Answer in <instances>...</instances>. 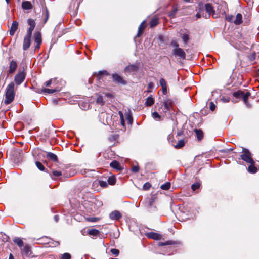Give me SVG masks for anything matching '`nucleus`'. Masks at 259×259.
Listing matches in <instances>:
<instances>
[{
	"instance_id": "nucleus-24",
	"label": "nucleus",
	"mask_w": 259,
	"mask_h": 259,
	"mask_svg": "<svg viewBox=\"0 0 259 259\" xmlns=\"http://www.w3.org/2000/svg\"><path fill=\"white\" fill-rule=\"evenodd\" d=\"M13 241L20 247L23 246L24 243L22 240L18 237H15L13 239Z\"/></svg>"
},
{
	"instance_id": "nucleus-8",
	"label": "nucleus",
	"mask_w": 259,
	"mask_h": 259,
	"mask_svg": "<svg viewBox=\"0 0 259 259\" xmlns=\"http://www.w3.org/2000/svg\"><path fill=\"white\" fill-rule=\"evenodd\" d=\"M32 34L27 33L23 40V49L24 50H27L31 44V37Z\"/></svg>"
},
{
	"instance_id": "nucleus-21",
	"label": "nucleus",
	"mask_w": 259,
	"mask_h": 259,
	"mask_svg": "<svg viewBox=\"0 0 259 259\" xmlns=\"http://www.w3.org/2000/svg\"><path fill=\"white\" fill-rule=\"evenodd\" d=\"M22 7L23 9L30 10L32 8L31 3L29 1H25L22 3Z\"/></svg>"
},
{
	"instance_id": "nucleus-59",
	"label": "nucleus",
	"mask_w": 259,
	"mask_h": 259,
	"mask_svg": "<svg viewBox=\"0 0 259 259\" xmlns=\"http://www.w3.org/2000/svg\"><path fill=\"white\" fill-rule=\"evenodd\" d=\"M215 105L213 102H211L210 103V109L211 110L213 111L215 109Z\"/></svg>"
},
{
	"instance_id": "nucleus-50",
	"label": "nucleus",
	"mask_w": 259,
	"mask_h": 259,
	"mask_svg": "<svg viewBox=\"0 0 259 259\" xmlns=\"http://www.w3.org/2000/svg\"><path fill=\"white\" fill-rule=\"evenodd\" d=\"M159 83L162 88L167 87L166 81L164 78H161L159 80Z\"/></svg>"
},
{
	"instance_id": "nucleus-26",
	"label": "nucleus",
	"mask_w": 259,
	"mask_h": 259,
	"mask_svg": "<svg viewBox=\"0 0 259 259\" xmlns=\"http://www.w3.org/2000/svg\"><path fill=\"white\" fill-rule=\"evenodd\" d=\"M125 118L128 121V123L131 124L133 122V117L130 111L126 112L125 114Z\"/></svg>"
},
{
	"instance_id": "nucleus-13",
	"label": "nucleus",
	"mask_w": 259,
	"mask_h": 259,
	"mask_svg": "<svg viewBox=\"0 0 259 259\" xmlns=\"http://www.w3.org/2000/svg\"><path fill=\"white\" fill-rule=\"evenodd\" d=\"M121 217L122 214L119 211L117 210H115L110 214V218L112 220H117Z\"/></svg>"
},
{
	"instance_id": "nucleus-6",
	"label": "nucleus",
	"mask_w": 259,
	"mask_h": 259,
	"mask_svg": "<svg viewBox=\"0 0 259 259\" xmlns=\"http://www.w3.org/2000/svg\"><path fill=\"white\" fill-rule=\"evenodd\" d=\"M99 118L100 121L104 125L110 124V116L106 112H101L99 114Z\"/></svg>"
},
{
	"instance_id": "nucleus-23",
	"label": "nucleus",
	"mask_w": 259,
	"mask_h": 259,
	"mask_svg": "<svg viewBox=\"0 0 259 259\" xmlns=\"http://www.w3.org/2000/svg\"><path fill=\"white\" fill-rule=\"evenodd\" d=\"M154 103V99L152 97L150 96V97H148L146 99V101L145 102V104L147 106H151Z\"/></svg>"
},
{
	"instance_id": "nucleus-25",
	"label": "nucleus",
	"mask_w": 259,
	"mask_h": 259,
	"mask_svg": "<svg viewBox=\"0 0 259 259\" xmlns=\"http://www.w3.org/2000/svg\"><path fill=\"white\" fill-rule=\"evenodd\" d=\"M47 157L49 159L53 161H57L58 159L57 156L55 154L51 152L47 153Z\"/></svg>"
},
{
	"instance_id": "nucleus-63",
	"label": "nucleus",
	"mask_w": 259,
	"mask_h": 259,
	"mask_svg": "<svg viewBox=\"0 0 259 259\" xmlns=\"http://www.w3.org/2000/svg\"><path fill=\"white\" fill-rule=\"evenodd\" d=\"M171 244V241H166L163 243H162L161 244V245H169V244Z\"/></svg>"
},
{
	"instance_id": "nucleus-11",
	"label": "nucleus",
	"mask_w": 259,
	"mask_h": 259,
	"mask_svg": "<svg viewBox=\"0 0 259 259\" xmlns=\"http://www.w3.org/2000/svg\"><path fill=\"white\" fill-rule=\"evenodd\" d=\"M27 23L29 25V27L27 30V33L32 34V31L35 27V22L32 19H28Z\"/></svg>"
},
{
	"instance_id": "nucleus-48",
	"label": "nucleus",
	"mask_w": 259,
	"mask_h": 259,
	"mask_svg": "<svg viewBox=\"0 0 259 259\" xmlns=\"http://www.w3.org/2000/svg\"><path fill=\"white\" fill-rule=\"evenodd\" d=\"M71 255L68 253H65L61 256V259H70Z\"/></svg>"
},
{
	"instance_id": "nucleus-60",
	"label": "nucleus",
	"mask_w": 259,
	"mask_h": 259,
	"mask_svg": "<svg viewBox=\"0 0 259 259\" xmlns=\"http://www.w3.org/2000/svg\"><path fill=\"white\" fill-rule=\"evenodd\" d=\"M154 83L152 82H149L148 84V89H151L154 88Z\"/></svg>"
},
{
	"instance_id": "nucleus-19",
	"label": "nucleus",
	"mask_w": 259,
	"mask_h": 259,
	"mask_svg": "<svg viewBox=\"0 0 259 259\" xmlns=\"http://www.w3.org/2000/svg\"><path fill=\"white\" fill-rule=\"evenodd\" d=\"M138 66L136 65H130L125 68V71L127 72H133L137 71Z\"/></svg>"
},
{
	"instance_id": "nucleus-35",
	"label": "nucleus",
	"mask_w": 259,
	"mask_h": 259,
	"mask_svg": "<svg viewBox=\"0 0 259 259\" xmlns=\"http://www.w3.org/2000/svg\"><path fill=\"white\" fill-rule=\"evenodd\" d=\"M170 186H171V184L169 182H166L165 184H162L160 186V188L162 190H167L169 189V188H170Z\"/></svg>"
},
{
	"instance_id": "nucleus-49",
	"label": "nucleus",
	"mask_w": 259,
	"mask_h": 259,
	"mask_svg": "<svg viewBox=\"0 0 259 259\" xmlns=\"http://www.w3.org/2000/svg\"><path fill=\"white\" fill-rule=\"evenodd\" d=\"M111 252L114 256H117L119 253V251L117 249L113 248L111 249Z\"/></svg>"
},
{
	"instance_id": "nucleus-58",
	"label": "nucleus",
	"mask_w": 259,
	"mask_h": 259,
	"mask_svg": "<svg viewBox=\"0 0 259 259\" xmlns=\"http://www.w3.org/2000/svg\"><path fill=\"white\" fill-rule=\"evenodd\" d=\"M171 45L172 46H173L175 48H179V44H178V42L176 41H172L171 42Z\"/></svg>"
},
{
	"instance_id": "nucleus-56",
	"label": "nucleus",
	"mask_w": 259,
	"mask_h": 259,
	"mask_svg": "<svg viewBox=\"0 0 259 259\" xmlns=\"http://www.w3.org/2000/svg\"><path fill=\"white\" fill-rule=\"evenodd\" d=\"M139 170V167L138 166H137V165L133 166L132 168V170L134 172H138Z\"/></svg>"
},
{
	"instance_id": "nucleus-34",
	"label": "nucleus",
	"mask_w": 259,
	"mask_h": 259,
	"mask_svg": "<svg viewBox=\"0 0 259 259\" xmlns=\"http://www.w3.org/2000/svg\"><path fill=\"white\" fill-rule=\"evenodd\" d=\"M152 117L156 120H157V121L161 120V116L157 112H154L153 113H152Z\"/></svg>"
},
{
	"instance_id": "nucleus-15",
	"label": "nucleus",
	"mask_w": 259,
	"mask_h": 259,
	"mask_svg": "<svg viewBox=\"0 0 259 259\" xmlns=\"http://www.w3.org/2000/svg\"><path fill=\"white\" fill-rule=\"evenodd\" d=\"M113 80L118 83L125 84V81L123 80L122 78L117 74H113L112 75Z\"/></svg>"
},
{
	"instance_id": "nucleus-36",
	"label": "nucleus",
	"mask_w": 259,
	"mask_h": 259,
	"mask_svg": "<svg viewBox=\"0 0 259 259\" xmlns=\"http://www.w3.org/2000/svg\"><path fill=\"white\" fill-rule=\"evenodd\" d=\"M99 231L96 229H92L89 231V234L90 235L96 236L99 234Z\"/></svg>"
},
{
	"instance_id": "nucleus-27",
	"label": "nucleus",
	"mask_w": 259,
	"mask_h": 259,
	"mask_svg": "<svg viewBox=\"0 0 259 259\" xmlns=\"http://www.w3.org/2000/svg\"><path fill=\"white\" fill-rule=\"evenodd\" d=\"M248 170L250 173H255L257 171V168L254 166V164H250L248 168Z\"/></svg>"
},
{
	"instance_id": "nucleus-57",
	"label": "nucleus",
	"mask_w": 259,
	"mask_h": 259,
	"mask_svg": "<svg viewBox=\"0 0 259 259\" xmlns=\"http://www.w3.org/2000/svg\"><path fill=\"white\" fill-rule=\"evenodd\" d=\"M55 79H51L49 81H46L45 84L47 87H50L51 84L53 83V82L55 81Z\"/></svg>"
},
{
	"instance_id": "nucleus-33",
	"label": "nucleus",
	"mask_w": 259,
	"mask_h": 259,
	"mask_svg": "<svg viewBox=\"0 0 259 259\" xmlns=\"http://www.w3.org/2000/svg\"><path fill=\"white\" fill-rule=\"evenodd\" d=\"M158 24V19L157 18H153L150 21V24L151 27H154Z\"/></svg>"
},
{
	"instance_id": "nucleus-28",
	"label": "nucleus",
	"mask_w": 259,
	"mask_h": 259,
	"mask_svg": "<svg viewBox=\"0 0 259 259\" xmlns=\"http://www.w3.org/2000/svg\"><path fill=\"white\" fill-rule=\"evenodd\" d=\"M44 91V92L45 93H47V94H53V93H54L57 91H59V89H57V88H55V89H47V88H45L43 90Z\"/></svg>"
},
{
	"instance_id": "nucleus-29",
	"label": "nucleus",
	"mask_w": 259,
	"mask_h": 259,
	"mask_svg": "<svg viewBox=\"0 0 259 259\" xmlns=\"http://www.w3.org/2000/svg\"><path fill=\"white\" fill-rule=\"evenodd\" d=\"M181 37L185 44H187L190 40V36L188 33L182 34Z\"/></svg>"
},
{
	"instance_id": "nucleus-16",
	"label": "nucleus",
	"mask_w": 259,
	"mask_h": 259,
	"mask_svg": "<svg viewBox=\"0 0 259 259\" xmlns=\"http://www.w3.org/2000/svg\"><path fill=\"white\" fill-rule=\"evenodd\" d=\"M242 15L240 13L237 14L235 19H234L233 23L236 25H239L242 24Z\"/></svg>"
},
{
	"instance_id": "nucleus-31",
	"label": "nucleus",
	"mask_w": 259,
	"mask_h": 259,
	"mask_svg": "<svg viewBox=\"0 0 259 259\" xmlns=\"http://www.w3.org/2000/svg\"><path fill=\"white\" fill-rule=\"evenodd\" d=\"M195 132L197 135L198 140L200 141L202 140L203 137L202 131L201 130H195Z\"/></svg>"
},
{
	"instance_id": "nucleus-41",
	"label": "nucleus",
	"mask_w": 259,
	"mask_h": 259,
	"mask_svg": "<svg viewBox=\"0 0 259 259\" xmlns=\"http://www.w3.org/2000/svg\"><path fill=\"white\" fill-rule=\"evenodd\" d=\"M118 135L117 134H113L109 137L108 139L109 141L113 142L115 141L118 138Z\"/></svg>"
},
{
	"instance_id": "nucleus-54",
	"label": "nucleus",
	"mask_w": 259,
	"mask_h": 259,
	"mask_svg": "<svg viewBox=\"0 0 259 259\" xmlns=\"http://www.w3.org/2000/svg\"><path fill=\"white\" fill-rule=\"evenodd\" d=\"M221 100L224 103H227V102H229L230 98L228 97H224V96H223V97H222Z\"/></svg>"
},
{
	"instance_id": "nucleus-55",
	"label": "nucleus",
	"mask_w": 259,
	"mask_h": 259,
	"mask_svg": "<svg viewBox=\"0 0 259 259\" xmlns=\"http://www.w3.org/2000/svg\"><path fill=\"white\" fill-rule=\"evenodd\" d=\"M106 71H99L97 76V77L98 78V79L99 80H100L101 78V76L103 74H106Z\"/></svg>"
},
{
	"instance_id": "nucleus-4",
	"label": "nucleus",
	"mask_w": 259,
	"mask_h": 259,
	"mask_svg": "<svg viewBox=\"0 0 259 259\" xmlns=\"http://www.w3.org/2000/svg\"><path fill=\"white\" fill-rule=\"evenodd\" d=\"M174 104V101L172 99L166 98L162 102V105L160 108L162 112L166 113L169 111Z\"/></svg>"
},
{
	"instance_id": "nucleus-17",
	"label": "nucleus",
	"mask_w": 259,
	"mask_h": 259,
	"mask_svg": "<svg viewBox=\"0 0 259 259\" xmlns=\"http://www.w3.org/2000/svg\"><path fill=\"white\" fill-rule=\"evenodd\" d=\"M110 165L111 167H112L117 170H120L122 169L120 163L116 160H114L112 162H111L110 164Z\"/></svg>"
},
{
	"instance_id": "nucleus-53",
	"label": "nucleus",
	"mask_w": 259,
	"mask_h": 259,
	"mask_svg": "<svg viewBox=\"0 0 259 259\" xmlns=\"http://www.w3.org/2000/svg\"><path fill=\"white\" fill-rule=\"evenodd\" d=\"M255 53H252L250 55L248 56L249 60L251 61L254 60L255 59Z\"/></svg>"
},
{
	"instance_id": "nucleus-14",
	"label": "nucleus",
	"mask_w": 259,
	"mask_h": 259,
	"mask_svg": "<svg viewBox=\"0 0 259 259\" xmlns=\"http://www.w3.org/2000/svg\"><path fill=\"white\" fill-rule=\"evenodd\" d=\"M18 22L15 21L13 22L11 27L10 28V35L11 36H13L16 31L17 29H18Z\"/></svg>"
},
{
	"instance_id": "nucleus-10",
	"label": "nucleus",
	"mask_w": 259,
	"mask_h": 259,
	"mask_svg": "<svg viewBox=\"0 0 259 259\" xmlns=\"http://www.w3.org/2000/svg\"><path fill=\"white\" fill-rule=\"evenodd\" d=\"M17 63L14 60H12L9 65L8 73L9 74H13L17 69Z\"/></svg>"
},
{
	"instance_id": "nucleus-32",
	"label": "nucleus",
	"mask_w": 259,
	"mask_h": 259,
	"mask_svg": "<svg viewBox=\"0 0 259 259\" xmlns=\"http://www.w3.org/2000/svg\"><path fill=\"white\" fill-rule=\"evenodd\" d=\"M95 184H99L102 188H106L108 186V183L106 181H104L102 180H99L97 182H94V185Z\"/></svg>"
},
{
	"instance_id": "nucleus-52",
	"label": "nucleus",
	"mask_w": 259,
	"mask_h": 259,
	"mask_svg": "<svg viewBox=\"0 0 259 259\" xmlns=\"http://www.w3.org/2000/svg\"><path fill=\"white\" fill-rule=\"evenodd\" d=\"M49 17V11H48V9L47 8H46V10H45V20H44V23H46L47 22V21L48 20Z\"/></svg>"
},
{
	"instance_id": "nucleus-45",
	"label": "nucleus",
	"mask_w": 259,
	"mask_h": 259,
	"mask_svg": "<svg viewBox=\"0 0 259 259\" xmlns=\"http://www.w3.org/2000/svg\"><path fill=\"white\" fill-rule=\"evenodd\" d=\"M119 115L120 116L121 124L123 126H124L125 123H124V115H123V113H122V112H121V111L119 112Z\"/></svg>"
},
{
	"instance_id": "nucleus-2",
	"label": "nucleus",
	"mask_w": 259,
	"mask_h": 259,
	"mask_svg": "<svg viewBox=\"0 0 259 259\" xmlns=\"http://www.w3.org/2000/svg\"><path fill=\"white\" fill-rule=\"evenodd\" d=\"M250 95V93L249 92L246 91V92H244L241 90H238L237 91L233 93V96L235 99H233L232 101L236 103L238 102V100L242 99L244 103L248 106L247 100Z\"/></svg>"
},
{
	"instance_id": "nucleus-42",
	"label": "nucleus",
	"mask_w": 259,
	"mask_h": 259,
	"mask_svg": "<svg viewBox=\"0 0 259 259\" xmlns=\"http://www.w3.org/2000/svg\"><path fill=\"white\" fill-rule=\"evenodd\" d=\"M35 164H36L37 167L41 171L45 170V168L44 167V166H43V165L42 164V163L41 162H40L39 161H36L35 162Z\"/></svg>"
},
{
	"instance_id": "nucleus-37",
	"label": "nucleus",
	"mask_w": 259,
	"mask_h": 259,
	"mask_svg": "<svg viewBox=\"0 0 259 259\" xmlns=\"http://www.w3.org/2000/svg\"><path fill=\"white\" fill-rule=\"evenodd\" d=\"M108 183L110 185H114L116 183V178L114 176H111L108 178Z\"/></svg>"
},
{
	"instance_id": "nucleus-38",
	"label": "nucleus",
	"mask_w": 259,
	"mask_h": 259,
	"mask_svg": "<svg viewBox=\"0 0 259 259\" xmlns=\"http://www.w3.org/2000/svg\"><path fill=\"white\" fill-rule=\"evenodd\" d=\"M185 145V142L183 140H181L180 141H178L177 144L176 145H175V148H181L182 147H183Z\"/></svg>"
},
{
	"instance_id": "nucleus-9",
	"label": "nucleus",
	"mask_w": 259,
	"mask_h": 259,
	"mask_svg": "<svg viewBox=\"0 0 259 259\" xmlns=\"http://www.w3.org/2000/svg\"><path fill=\"white\" fill-rule=\"evenodd\" d=\"M35 38V42L36 43V45L35 46L36 49H39L40 48V45L41 44V35L40 32H36L34 33V35Z\"/></svg>"
},
{
	"instance_id": "nucleus-18",
	"label": "nucleus",
	"mask_w": 259,
	"mask_h": 259,
	"mask_svg": "<svg viewBox=\"0 0 259 259\" xmlns=\"http://www.w3.org/2000/svg\"><path fill=\"white\" fill-rule=\"evenodd\" d=\"M30 247L28 245H26L22 249L21 252L23 256H29L31 253Z\"/></svg>"
},
{
	"instance_id": "nucleus-3",
	"label": "nucleus",
	"mask_w": 259,
	"mask_h": 259,
	"mask_svg": "<svg viewBox=\"0 0 259 259\" xmlns=\"http://www.w3.org/2000/svg\"><path fill=\"white\" fill-rule=\"evenodd\" d=\"M242 154L240 155L241 158L243 161L249 164H254L255 162L254 161L252 154L251 152L246 148H242Z\"/></svg>"
},
{
	"instance_id": "nucleus-5",
	"label": "nucleus",
	"mask_w": 259,
	"mask_h": 259,
	"mask_svg": "<svg viewBox=\"0 0 259 259\" xmlns=\"http://www.w3.org/2000/svg\"><path fill=\"white\" fill-rule=\"evenodd\" d=\"M26 76V73L24 71H20L17 73L14 78V81L17 85L22 83Z\"/></svg>"
},
{
	"instance_id": "nucleus-64",
	"label": "nucleus",
	"mask_w": 259,
	"mask_h": 259,
	"mask_svg": "<svg viewBox=\"0 0 259 259\" xmlns=\"http://www.w3.org/2000/svg\"><path fill=\"white\" fill-rule=\"evenodd\" d=\"M54 220L56 222H58L59 220V217L58 215H55L54 216Z\"/></svg>"
},
{
	"instance_id": "nucleus-1",
	"label": "nucleus",
	"mask_w": 259,
	"mask_h": 259,
	"mask_svg": "<svg viewBox=\"0 0 259 259\" xmlns=\"http://www.w3.org/2000/svg\"><path fill=\"white\" fill-rule=\"evenodd\" d=\"M14 82H10L7 86L5 92V99L4 103L9 104L11 103L14 99L15 93L14 92Z\"/></svg>"
},
{
	"instance_id": "nucleus-20",
	"label": "nucleus",
	"mask_w": 259,
	"mask_h": 259,
	"mask_svg": "<svg viewBox=\"0 0 259 259\" xmlns=\"http://www.w3.org/2000/svg\"><path fill=\"white\" fill-rule=\"evenodd\" d=\"M205 8L206 11L208 13V17H209L210 15L212 13H214V11H213V9L212 6V5L209 3H207V4H205Z\"/></svg>"
},
{
	"instance_id": "nucleus-51",
	"label": "nucleus",
	"mask_w": 259,
	"mask_h": 259,
	"mask_svg": "<svg viewBox=\"0 0 259 259\" xmlns=\"http://www.w3.org/2000/svg\"><path fill=\"white\" fill-rule=\"evenodd\" d=\"M151 185L150 183L147 182L145 183L143 186V189L144 190H148L150 187Z\"/></svg>"
},
{
	"instance_id": "nucleus-46",
	"label": "nucleus",
	"mask_w": 259,
	"mask_h": 259,
	"mask_svg": "<svg viewBox=\"0 0 259 259\" xmlns=\"http://www.w3.org/2000/svg\"><path fill=\"white\" fill-rule=\"evenodd\" d=\"M200 184L199 183H195L191 186L193 191H195L200 187Z\"/></svg>"
},
{
	"instance_id": "nucleus-40",
	"label": "nucleus",
	"mask_w": 259,
	"mask_h": 259,
	"mask_svg": "<svg viewBox=\"0 0 259 259\" xmlns=\"http://www.w3.org/2000/svg\"><path fill=\"white\" fill-rule=\"evenodd\" d=\"M225 19L229 22L233 23L234 16L232 15H226Z\"/></svg>"
},
{
	"instance_id": "nucleus-7",
	"label": "nucleus",
	"mask_w": 259,
	"mask_h": 259,
	"mask_svg": "<svg viewBox=\"0 0 259 259\" xmlns=\"http://www.w3.org/2000/svg\"><path fill=\"white\" fill-rule=\"evenodd\" d=\"M172 54L176 57L179 58L184 59L186 58V53L181 48H175L172 50Z\"/></svg>"
},
{
	"instance_id": "nucleus-47",
	"label": "nucleus",
	"mask_w": 259,
	"mask_h": 259,
	"mask_svg": "<svg viewBox=\"0 0 259 259\" xmlns=\"http://www.w3.org/2000/svg\"><path fill=\"white\" fill-rule=\"evenodd\" d=\"M86 220L89 222H96L99 220V219L96 217H90L86 218Z\"/></svg>"
},
{
	"instance_id": "nucleus-30",
	"label": "nucleus",
	"mask_w": 259,
	"mask_h": 259,
	"mask_svg": "<svg viewBox=\"0 0 259 259\" xmlns=\"http://www.w3.org/2000/svg\"><path fill=\"white\" fill-rule=\"evenodd\" d=\"M154 201H155V199L153 197H151L150 198H148L147 200H146V203H147V206L149 207V208H151L152 207L153 204H154Z\"/></svg>"
},
{
	"instance_id": "nucleus-12",
	"label": "nucleus",
	"mask_w": 259,
	"mask_h": 259,
	"mask_svg": "<svg viewBox=\"0 0 259 259\" xmlns=\"http://www.w3.org/2000/svg\"><path fill=\"white\" fill-rule=\"evenodd\" d=\"M146 236L148 238L153 239L156 240H160L161 238V236L160 234L153 232L146 233Z\"/></svg>"
},
{
	"instance_id": "nucleus-39",
	"label": "nucleus",
	"mask_w": 259,
	"mask_h": 259,
	"mask_svg": "<svg viewBox=\"0 0 259 259\" xmlns=\"http://www.w3.org/2000/svg\"><path fill=\"white\" fill-rule=\"evenodd\" d=\"M178 11V9L176 7H173L172 9L171 10V11L169 12V16L171 17V18H173L175 16V15L177 13Z\"/></svg>"
},
{
	"instance_id": "nucleus-22",
	"label": "nucleus",
	"mask_w": 259,
	"mask_h": 259,
	"mask_svg": "<svg viewBox=\"0 0 259 259\" xmlns=\"http://www.w3.org/2000/svg\"><path fill=\"white\" fill-rule=\"evenodd\" d=\"M145 21H143L141 23V24L140 25V26H139V27L138 28V32L137 34V37H139L141 35V34L142 33L143 31V30L144 29V28L145 27Z\"/></svg>"
},
{
	"instance_id": "nucleus-44",
	"label": "nucleus",
	"mask_w": 259,
	"mask_h": 259,
	"mask_svg": "<svg viewBox=\"0 0 259 259\" xmlns=\"http://www.w3.org/2000/svg\"><path fill=\"white\" fill-rule=\"evenodd\" d=\"M61 175H62V173L61 171H57V170H54L53 171L52 175H51V176L52 179H54L53 176L56 177H59V176H61Z\"/></svg>"
},
{
	"instance_id": "nucleus-43",
	"label": "nucleus",
	"mask_w": 259,
	"mask_h": 259,
	"mask_svg": "<svg viewBox=\"0 0 259 259\" xmlns=\"http://www.w3.org/2000/svg\"><path fill=\"white\" fill-rule=\"evenodd\" d=\"M96 102L98 104L100 105H103L104 104V101L103 100V98L101 96H98L97 97Z\"/></svg>"
},
{
	"instance_id": "nucleus-62",
	"label": "nucleus",
	"mask_w": 259,
	"mask_h": 259,
	"mask_svg": "<svg viewBox=\"0 0 259 259\" xmlns=\"http://www.w3.org/2000/svg\"><path fill=\"white\" fill-rule=\"evenodd\" d=\"M162 89L163 94L165 95L167 93V87H165V88H162Z\"/></svg>"
},
{
	"instance_id": "nucleus-61",
	"label": "nucleus",
	"mask_w": 259,
	"mask_h": 259,
	"mask_svg": "<svg viewBox=\"0 0 259 259\" xmlns=\"http://www.w3.org/2000/svg\"><path fill=\"white\" fill-rule=\"evenodd\" d=\"M82 107H83V105H81ZM83 109L85 110L86 109H89V104L88 103H84V105L83 106Z\"/></svg>"
}]
</instances>
